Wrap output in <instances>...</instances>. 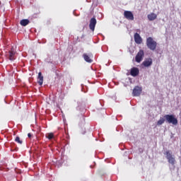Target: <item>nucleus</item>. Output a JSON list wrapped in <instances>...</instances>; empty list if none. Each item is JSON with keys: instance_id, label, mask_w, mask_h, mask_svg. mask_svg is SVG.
Segmentation results:
<instances>
[{"instance_id": "obj_13", "label": "nucleus", "mask_w": 181, "mask_h": 181, "mask_svg": "<svg viewBox=\"0 0 181 181\" xmlns=\"http://www.w3.org/2000/svg\"><path fill=\"white\" fill-rule=\"evenodd\" d=\"M147 18L150 21H155V19H156V18H158V16L153 13H151L148 15Z\"/></svg>"}, {"instance_id": "obj_16", "label": "nucleus", "mask_w": 181, "mask_h": 181, "mask_svg": "<svg viewBox=\"0 0 181 181\" xmlns=\"http://www.w3.org/2000/svg\"><path fill=\"white\" fill-rule=\"evenodd\" d=\"M165 117H160V119L157 122V125H162L165 124Z\"/></svg>"}, {"instance_id": "obj_18", "label": "nucleus", "mask_w": 181, "mask_h": 181, "mask_svg": "<svg viewBox=\"0 0 181 181\" xmlns=\"http://www.w3.org/2000/svg\"><path fill=\"white\" fill-rule=\"evenodd\" d=\"M15 142H17V144H19L20 145H22V144L23 143V141H22V140H21V137H19V136L16 137Z\"/></svg>"}, {"instance_id": "obj_4", "label": "nucleus", "mask_w": 181, "mask_h": 181, "mask_svg": "<svg viewBox=\"0 0 181 181\" xmlns=\"http://www.w3.org/2000/svg\"><path fill=\"white\" fill-rule=\"evenodd\" d=\"M145 56V52L144 50L140 49L136 55L135 61L136 63H141L142 60H144V57Z\"/></svg>"}, {"instance_id": "obj_2", "label": "nucleus", "mask_w": 181, "mask_h": 181, "mask_svg": "<svg viewBox=\"0 0 181 181\" xmlns=\"http://www.w3.org/2000/svg\"><path fill=\"white\" fill-rule=\"evenodd\" d=\"M146 46L150 50L154 51L156 50L158 42H156L152 37H148L146 39Z\"/></svg>"}, {"instance_id": "obj_1", "label": "nucleus", "mask_w": 181, "mask_h": 181, "mask_svg": "<svg viewBox=\"0 0 181 181\" xmlns=\"http://www.w3.org/2000/svg\"><path fill=\"white\" fill-rule=\"evenodd\" d=\"M5 57L7 60H10V62H13V60H16V50L13 47H12L9 50L6 52Z\"/></svg>"}, {"instance_id": "obj_9", "label": "nucleus", "mask_w": 181, "mask_h": 181, "mask_svg": "<svg viewBox=\"0 0 181 181\" xmlns=\"http://www.w3.org/2000/svg\"><path fill=\"white\" fill-rule=\"evenodd\" d=\"M93 54L91 53L87 54V53H84L83 54V57L85 60V62H86L87 63H93V59H91V56Z\"/></svg>"}, {"instance_id": "obj_19", "label": "nucleus", "mask_w": 181, "mask_h": 181, "mask_svg": "<svg viewBox=\"0 0 181 181\" xmlns=\"http://www.w3.org/2000/svg\"><path fill=\"white\" fill-rule=\"evenodd\" d=\"M28 138H32V134L28 133Z\"/></svg>"}, {"instance_id": "obj_14", "label": "nucleus", "mask_w": 181, "mask_h": 181, "mask_svg": "<svg viewBox=\"0 0 181 181\" xmlns=\"http://www.w3.org/2000/svg\"><path fill=\"white\" fill-rule=\"evenodd\" d=\"M38 84L42 86L43 84V76H42V72L38 73Z\"/></svg>"}, {"instance_id": "obj_3", "label": "nucleus", "mask_w": 181, "mask_h": 181, "mask_svg": "<svg viewBox=\"0 0 181 181\" xmlns=\"http://www.w3.org/2000/svg\"><path fill=\"white\" fill-rule=\"evenodd\" d=\"M164 118L168 124H173V125H177V119L173 115H165Z\"/></svg>"}, {"instance_id": "obj_11", "label": "nucleus", "mask_w": 181, "mask_h": 181, "mask_svg": "<svg viewBox=\"0 0 181 181\" xmlns=\"http://www.w3.org/2000/svg\"><path fill=\"white\" fill-rule=\"evenodd\" d=\"M134 41L137 45L142 43V37L137 33L134 34Z\"/></svg>"}, {"instance_id": "obj_8", "label": "nucleus", "mask_w": 181, "mask_h": 181, "mask_svg": "<svg viewBox=\"0 0 181 181\" xmlns=\"http://www.w3.org/2000/svg\"><path fill=\"white\" fill-rule=\"evenodd\" d=\"M124 16L126 19H127V21H134V13H132L131 11H125L124 12Z\"/></svg>"}, {"instance_id": "obj_17", "label": "nucleus", "mask_w": 181, "mask_h": 181, "mask_svg": "<svg viewBox=\"0 0 181 181\" xmlns=\"http://www.w3.org/2000/svg\"><path fill=\"white\" fill-rule=\"evenodd\" d=\"M46 138L48 139H53V138H54V134L53 133H48L46 134Z\"/></svg>"}, {"instance_id": "obj_10", "label": "nucleus", "mask_w": 181, "mask_h": 181, "mask_svg": "<svg viewBox=\"0 0 181 181\" xmlns=\"http://www.w3.org/2000/svg\"><path fill=\"white\" fill-rule=\"evenodd\" d=\"M130 74L132 77H136L139 74V69L136 67H133L130 70Z\"/></svg>"}, {"instance_id": "obj_5", "label": "nucleus", "mask_w": 181, "mask_h": 181, "mask_svg": "<svg viewBox=\"0 0 181 181\" xmlns=\"http://www.w3.org/2000/svg\"><path fill=\"white\" fill-rule=\"evenodd\" d=\"M165 154L166 155V158L168 160V163H170L171 165H175L176 160L175 159V157H173L170 151H165Z\"/></svg>"}, {"instance_id": "obj_7", "label": "nucleus", "mask_w": 181, "mask_h": 181, "mask_svg": "<svg viewBox=\"0 0 181 181\" xmlns=\"http://www.w3.org/2000/svg\"><path fill=\"white\" fill-rule=\"evenodd\" d=\"M141 93H142V88L136 86L133 89L132 95L134 97H139L141 95Z\"/></svg>"}, {"instance_id": "obj_6", "label": "nucleus", "mask_w": 181, "mask_h": 181, "mask_svg": "<svg viewBox=\"0 0 181 181\" xmlns=\"http://www.w3.org/2000/svg\"><path fill=\"white\" fill-rule=\"evenodd\" d=\"M96 25H97V19H95V18H92L90 20L89 29H90V30H92V32H94V30H95Z\"/></svg>"}, {"instance_id": "obj_15", "label": "nucleus", "mask_w": 181, "mask_h": 181, "mask_svg": "<svg viewBox=\"0 0 181 181\" xmlns=\"http://www.w3.org/2000/svg\"><path fill=\"white\" fill-rule=\"evenodd\" d=\"M29 20L28 19H23L20 22V25H21V26H28V25H29Z\"/></svg>"}, {"instance_id": "obj_12", "label": "nucleus", "mask_w": 181, "mask_h": 181, "mask_svg": "<svg viewBox=\"0 0 181 181\" xmlns=\"http://www.w3.org/2000/svg\"><path fill=\"white\" fill-rule=\"evenodd\" d=\"M152 59L148 58L143 62V66H144V67H149V66H152Z\"/></svg>"}]
</instances>
